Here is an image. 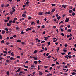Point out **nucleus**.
<instances>
[{
    "label": "nucleus",
    "instance_id": "37998d69",
    "mask_svg": "<svg viewBox=\"0 0 76 76\" xmlns=\"http://www.w3.org/2000/svg\"><path fill=\"white\" fill-rule=\"evenodd\" d=\"M12 22V20H10L9 22V23H11Z\"/></svg>",
    "mask_w": 76,
    "mask_h": 76
},
{
    "label": "nucleus",
    "instance_id": "0e129e2a",
    "mask_svg": "<svg viewBox=\"0 0 76 76\" xmlns=\"http://www.w3.org/2000/svg\"><path fill=\"white\" fill-rule=\"evenodd\" d=\"M71 54V52H69L68 53V55H69V54Z\"/></svg>",
    "mask_w": 76,
    "mask_h": 76
},
{
    "label": "nucleus",
    "instance_id": "603ef678",
    "mask_svg": "<svg viewBox=\"0 0 76 76\" xmlns=\"http://www.w3.org/2000/svg\"><path fill=\"white\" fill-rule=\"evenodd\" d=\"M65 52L62 53H61V54H62V55H64V54H65Z\"/></svg>",
    "mask_w": 76,
    "mask_h": 76
},
{
    "label": "nucleus",
    "instance_id": "79ce46f5",
    "mask_svg": "<svg viewBox=\"0 0 76 76\" xmlns=\"http://www.w3.org/2000/svg\"><path fill=\"white\" fill-rule=\"evenodd\" d=\"M31 67H32V68H33V67H35V66L34 65H31Z\"/></svg>",
    "mask_w": 76,
    "mask_h": 76
},
{
    "label": "nucleus",
    "instance_id": "4468645a",
    "mask_svg": "<svg viewBox=\"0 0 76 76\" xmlns=\"http://www.w3.org/2000/svg\"><path fill=\"white\" fill-rule=\"evenodd\" d=\"M9 73H10V72L7 71V76L9 75Z\"/></svg>",
    "mask_w": 76,
    "mask_h": 76
},
{
    "label": "nucleus",
    "instance_id": "c756f323",
    "mask_svg": "<svg viewBox=\"0 0 76 76\" xmlns=\"http://www.w3.org/2000/svg\"><path fill=\"white\" fill-rule=\"evenodd\" d=\"M13 23H15L16 21H15V20H13L12 22Z\"/></svg>",
    "mask_w": 76,
    "mask_h": 76
},
{
    "label": "nucleus",
    "instance_id": "e2e57ef3",
    "mask_svg": "<svg viewBox=\"0 0 76 76\" xmlns=\"http://www.w3.org/2000/svg\"><path fill=\"white\" fill-rule=\"evenodd\" d=\"M7 19L8 20H10V17H8L7 18Z\"/></svg>",
    "mask_w": 76,
    "mask_h": 76
},
{
    "label": "nucleus",
    "instance_id": "1a4fd4ad",
    "mask_svg": "<svg viewBox=\"0 0 76 76\" xmlns=\"http://www.w3.org/2000/svg\"><path fill=\"white\" fill-rule=\"evenodd\" d=\"M56 10V8H54L51 11L52 13H53Z\"/></svg>",
    "mask_w": 76,
    "mask_h": 76
},
{
    "label": "nucleus",
    "instance_id": "2eb2a0df",
    "mask_svg": "<svg viewBox=\"0 0 76 76\" xmlns=\"http://www.w3.org/2000/svg\"><path fill=\"white\" fill-rule=\"evenodd\" d=\"M72 12V10H71L69 11V13H71Z\"/></svg>",
    "mask_w": 76,
    "mask_h": 76
},
{
    "label": "nucleus",
    "instance_id": "8fccbe9b",
    "mask_svg": "<svg viewBox=\"0 0 76 76\" xmlns=\"http://www.w3.org/2000/svg\"><path fill=\"white\" fill-rule=\"evenodd\" d=\"M37 24H39V20L37 21Z\"/></svg>",
    "mask_w": 76,
    "mask_h": 76
},
{
    "label": "nucleus",
    "instance_id": "2f4dec72",
    "mask_svg": "<svg viewBox=\"0 0 76 76\" xmlns=\"http://www.w3.org/2000/svg\"><path fill=\"white\" fill-rule=\"evenodd\" d=\"M2 39V36L1 35H0V39Z\"/></svg>",
    "mask_w": 76,
    "mask_h": 76
},
{
    "label": "nucleus",
    "instance_id": "338daca9",
    "mask_svg": "<svg viewBox=\"0 0 76 76\" xmlns=\"http://www.w3.org/2000/svg\"><path fill=\"white\" fill-rule=\"evenodd\" d=\"M72 75H76V73L75 72H73L72 74Z\"/></svg>",
    "mask_w": 76,
    "mask_h": 76
},
{
    "label": "nucleus",
    "instance_id": "680f3d73",
    "mask_svg": "<svg viewBox=\"0 0 76 76\" xmlns=\"http://www.w3.org/2000/svg\"><path fill=\"white\" fill-rule=\"evenodd\" d=\"M13 37L14 38H16V35H14L13 36Z\"/></svg>",
    "mask_w": 76,
    "mask_h": 76
},
{
    "label": "nucleus",
    "instance_id": "473e14b6",
    "mask_svg": "<svg viewBox=\"0 0 76 76\" xmlns=\"http://www.w3.org/2000/svg\"><path fill=\"white\" fill-rule=\"evenodd\" d=\"M8 6H9V4H8L7 5L5 6L6 7H8Z\"/></svg>",
    "mask_w": 76,
    "mask_h": 76
},
{
    "label": "nucleus",
    "instance_id": "f8f14e48",
    "mask_svg": "<svg viewBox=\"0 0 76 76\" xmlns=\"http://www.w3.org/2000/svg\"><path fill=\"white\" fill-rule=\"evenodd\" d=\"M44 38H45V41H46V40H47V39H48V37H44Z\"/></svg>",
    "mask_w": 76,
    "mask_h": 76
},
{
    "label": "nucleus",
    "instance_id": "13d9d810",
    "mask_svg": "<svg viewBox=\"0 0 76 76\" xmlns=\"http://www.w3.org/2000/svg\"><path fill=\"white\" fill-rule=\"evenodd\" d=\"M51 66L52 67H53V66H55V64H53L51 65Z\"/></svg>",
    "mask_w": 76,
    "mask_h": 76
},
{
    "label": "nucleus",
    "instance_id": "4d7b16f0",
    "mask_svg": "<svg viewBox=\"0 0 76 76\" xmlns=\"http://www.w3.org/2000/svg\"><path fill=\"white\" fill-rule=\"evenodd\" d=\"M7 58H10V56H7Z\"/></svg>",
    "mask_w": 76,
    "mask_h": 76
},
{
    "label": "nucleus",
    "instance_id": "69168bd1",
    "mask_svg": "<svg viewBox=\"0 0 76 76\" xmlns=\"http://www.w3.org/2000/svg\"><path fill=\"white\" fill-rule=\"evenodd\" d=\"M65 47H67V46H68V45H67V44H65Z\"/></svg>",
    "mask_w": 76,
    "mask_h": 76
},
{
    "label": "nucleus",
    "instance_id": "0eeeda50",
    "mask_svg": "<svg viewBox=\"0 0 76 76\" xmlns=\"http://www.w3.org/2000/svg\"><path fill=\"white\" fill-rule=\"evenodd\" d=\"M66 6H67V5H62V7H64V8H66Z\"/></svg>",
    "mask_w": 76,
    "mask_h": 76
},
{
    "label": "nucleus",
    "instance_id": "423d86ee",
    "mask_svg": "<svg viewBox=\"0 0 76 76\" xmlns=\"http://www.w3.org/2000/svg\"><path fill=\"white\" fill-rule=\"evenodd\" d=\"M10 60H15V58L13 57H11L10 58Z\"/></svg>",
    "mask_w": 76,
    "mask_h": 76
},
{
    "label": "nucleus",
    "instance_id": "393cba45",
    "mask_svg": "<svg viewBox=\"0 0 76 76\" xmlns=\"http://www.w3.org/2000/svg\"><path fill=\"white\" fill-rule=\"evenodd\" d=\"M7 26H10V24L9 23H7Z\"/></svg>",
    "mask_w": 76,
    "mask_h": 76
},
{
    "label": "nucleus",
    "instance_id": "e433bc0d",
    "mask_svg": "<svg viewBox=\"0 0 76 76\" xmlns=\"http://www.w3.org/2000/svg\"><path fill=\"white\" fill-rule=\"evenodd\" d=\"M39 67H40L39 65L38 66V70H39V69H40V68Z\"/></svg>",
    "mask_w": 76,
    "mask_h": 76
},
{
    "label": "nucleus",
    "instance_id": "09e8293b",
    "mask_svg": "<svg viewBox=\"0 0 76 76\" xmlns=\"http://www.w3.org/2000/svg\"><path fill=\"white\" fill-rule=\"evenodd\" d=\"M27 29H28V30H31V28H27Z\"/></svg>",
    "mask_w": 76,
    "mask_h": 76
},
{
    "label": "nucleus",
    "instance_id": "6e6d98bb",
    "mask_svg": "<svg viewBox=\"0 0 76 76\" xmlns=\"http://www.w3.org/2000/svg\"><path fill=\"white\" fill-rule=\"evenodd\" d=\"M56 64H58V65H59V63L57 62V61H56Z\"/></svg>",
    "mask_w": 76,
    "mask_h": 76
},
{
    "label": "nucleus",
    "instance_id": "a19ab883",
    "mask_svg": "<svg viewBox=\"0 0 76 76\" xmlns=\"http://www.w3.org/2000/svg\"><path fill=\"white\" fill-rule=\"evenodd\" d=\"M5 30H6V31H9V29L8 28H5Z\"/></svg>",
    "mask_w": 76,
    "mask_h": 76
},
{
    "label": "nucleus",
    "instance_id": "3c124183",
    "mask_svg": "<svg viewBox=\"0 0 76 76\" xmlns=\"http://www.w3.org/2000/svg\"><path fill=\"white\" fill-rule=\"evenodd\" d=\"M63 51H64V52H66V51H67V50H63Z\"/></svg>",
    "mask_w": 76,
    "mask_h": 76
},
{
    "label": "nucleus",
    "instance_id": "6ab92c4d",
    "mask_svg": "<svg viewBox=\"0 0 76 76\" xmlns=\"http://www.w3.org/2000/svg\"><path fill=\"white\" fill-rule=\"evenodd\" d=\"M51 55H49L48 57H47V58H50L51 57Z\"/></svg>",
    "mask_w": 76,
    "mask_h": 76
},
{
    "label": "nucleus",
    "instance_id": "052dcab7",
    "mask_svg": "<svg viewBox=\"0 0 76 76\" xmlns=\"http://www.w3.org/2000/svg\"><path fill=\"white\" fill-rule=\"evenodd\" d=\"M41 42V43H44L45 42V41H42Z\"/></svg>",
    "mask_w": 76,
    "mask_h": 76
},
{
    "label": "nucleus",
    "instance_id": "5701e85b",
    "mask_svg": "<svg viewBox=\"0 0 76 76\" xmlns=\"http://www.w3.org/2000/svg\"><path fill=\"white\" fill-rule=\"evenodd\" d=\"M57 19H58V20H59V19H60V17L59 16V17H57Z\"/></svg>",
    "mask_w": 76,
    "mask_h": 76
},
{
    "label": "nucleus",
    "instance_id": "49530a36",
    "mask_svg": "<svg viewBox=\"0 0 76 76\" xmlns=\"http://www.w3.org/2000/svg\"><path fill=\"white\" fill-rule=\"evenodd\" d=\"M59 15H58V14H56V17H58V16Z\"/></svg>",
    "mask_w": 76,
    "mask_h": 76
},
{
    "label": "nucleus",
    "instance_id": "de8ad7c7",
    "mask_svg": "<svg viewBox=\"0 0 76 76\" xmlns=\"http://www.w3.org/2000/svg\"><path fill=\"white\" fill-rule=\"evenodd\" d=\"M51 5H52V6H55V4H51Z\"/></svg>",
    "mask_w": 76,
    "mask_h": 76
},
{
    "label": "nucleus",
    "instance_id": "ea45409f",
    "mask_svg": "<svg viewBox=\"0 0 76 76\" xmlns=\"http://www.w3.org/2000/svg\"><path fill=\"white\" fill-rule=\"evenodd\" d=\"M63 68H65V69H67V65H66V66H65V67H64V66Z\"/></svg>",
    "mask_w": 76,
    "mask_h": 76
},
{
    "label": "nucleus",
    "instance_id": "9d476101",
    "mask_svg": "<svg viewBox=\"0 0 76 76\" xmlns=\"http://www.w3.org/2000/svg\"><path fill=\"white\" fill-rule=\"evenodd\" d=\"M23 67H25V68H26V69H28L29 67L27 66H26L25 65H23Z\"/></svg>",
    "mask_w": 76,
    "mask_h": 76
},
{
    "label": "nucleus",
    "instance_id": "f3484780",
    "mask_svg": "<svg viewBox=\"0 0 76 76\" xmlns=\"http://www.w3.org/2000/svg\"><path fill=\"white\" fill-rule=\"evenodd\" d=\"M15 8H16V7L15 6H13L12 7V10H13V9H15Z\"/></svg>",
    "mask_w": 76,
    "mask_h": 76
},
{
    "label": "nucleus",
    "instance_id": "cd10ccee",
    "mask_svg": "<svg viewBox=\"0 0 76 76\" xmlns=\"http://www.w3.org/2000/svg\"><path fill=\"white\" fill-rule=\"evenodd\" d=\"M45 72H46V73H49V72H49L48 71V70H45Z\"/></svg>",
    "mask_w": 76,
    "mask_h": 76
},
{
    "label": "nucleus",
    "instance_id": "bb28decb",
    "mask_svg": "<svg viewBox=\"0 0 76 76\" xmlns=\"http://www.w3.org/2000/svg\"><path fill=\"white\" fill-rule=\"evenodd\" d=\"M4 40H2L1 42V43H4Z\"/></svg>",
    "mask_w": 76,
    "mask_h": 76
},
{
    "label": "nucleus",
    "instance_id": "774afa93",
    "mask_svg": "<svg viewBox=\"0 0 76 76\" xmlns=\"http://www.w3.org/2000/svg\"><path fill=\"white\" fill-rule=\"evenodd\" d=\"M73 50L74 51H76V50L75 49V48H73Z\"/></svg>",
    "mask_w": 76,
    "mask_h": 76
},
{
    "label": "nucleus",
    "instance_id": "dca6fc26",
    "mask_svg": "<svg viewBox=\"0 0 76 76\" xmlns=\"http://www.w3.org/2000/svg\"><path fill=\"white\" fill-rule=\"evenodd\" d=\"M67 32H72V30H71V29H68L67 30Z\"/></svg>",
    "mask_w": 76,
    "mask_h": 76
},
{
    "label": "nucleus",
    "instance_id": "58836bf2",
    "mask_svg": "<svg viewBox=\"0 0 76 76\" xmlns=\"http://www.w3.org/2000/svg\"><path fill=\"white\" fill-rule=\"evenodd\" d=\"M13 13L14 12H12V11L10 12V13L11 15H13Z\"/></svg>",
    "mask_w": 76,
    "mask_h": 76
},
{
    "label": "nucleus",
    "instance_id": "c03bdc74",
    "mask_svg": "<svg viewBox=\"0 0 76 76\" xmlns=\"http://www.w3.org/2000/svg\"><path fill=\"white\" fill-rule=\"evenodd\" d=\"M39 43H38V44H37L36 45L38 47H39V46H40V45H39Z\"/></svg>",
    "mask_w": 76,
    "mask_h": 76
},
{
    "label": "nucleus",
    "instance_id": "9b49d317",
    "mask_svg": "<svg viewBox=\"0 0 76 76\" xmlns=\"http://www.w3.org/2000/svg\"><path fill=\"white\" fill-rule=\"evenodd\" d=\"M6 63H7V64L8 63H9V60H8V59H7L6 60Z\"/></svg>",
    "mask_w": 76,
    "mask_h": 76
},
{
    "label": "nucleus",
    "instance_id": "ddd939ff",
    "mask_svg": "<svg viewBox=\"0 0 76 76\" xmlns=\"http://www.w3.org/2000/svg\"><path fill=\"white\" fill-rule=\"evenodd\" d=\"M22 73H23V72H22V71H20L18 74V75H21L20 74H22Z\"/></svg>",
    "mask_w": 76,
    "mask_h": 76
},
{
    "label": "nucleus",
    "instance_id": "864d4df0",
    "mask_svg": "<svg viewBox=\"0 0 76 76\" xmlns=\"http://www.w3.org/2000/svg\"><path fill=\"white\" fill-rule=\"evenodd\" d=\"M52 69V67H50L49 69L50 70H51Z\"/></svg>",
    "mask_w": 76,
    "mask_h": 76
},
{
    "label": "nucleus",
    "instance_id": "f257e3e1",
    "mask_svg": "<svg viewBox=\"0 0 76 76\" xmlns=\"http://www.w3.org/2000/svg\"><path fill=\"white\" fill-rule=\"evenodd\" d=\"M69 18H66L65 21L66 22H69Z\"/></svg>",
    "mask_w": 76,
    "mask_h": 76
},
{
    "label": "nucleus",
    "instance_id": "4c0bfd02",
    "mask_svg": "<svg viewBox=\"0 0 76 76\" xmlns=\"http://www.w3.org/2000/svg\"><path fill=\"white\" fill-rule=\"evenodd\" d=\"M75 13L74 12H72V16H75Z\"/></svg>",
    "mask_w": 76,
    "mask_h": 76
},
{
    "label": "nucleus",
    "instance_id": "b1692460",
    "mask_svg": "<svg viewBox=\"0 0 76 76\" xmlns=\"http://www.w3.org/2000/svg\"><path fill=\"white\" fill-rule=\"evenodd\" d=\"M22 16L23 17H25L26 16V15L24 14H23L22 15Z\"/></svg>",
    "mask_w": 76,
    "mask_h": 76
},
{
    "label": "nucleus",
    "instance_id": "f704fd0d",
    "mask_svg": "<svg viewBox=\"0 0 76 76\" xmlns=\"http://www.w3.org/2000/svg\"><path fill=\"white\" fill-rule=\"evenodd\" d=\"M47 67H48V66H45L44 67V69H47Z\"/></svg>",
    "mask_w": 76,
    "mask_h": 76
},
{
    "label": "nucleus",
    "instance_id": "f03ea898",
    "mask_svg": "<svg viewBox=\"0 0 76 76\" xmlns=\"http://www.w3.org/2000/svg\"><path fill=\"white\" fill-rule=\"evenodd\" d=\"M43 13H44V12H41L38 13V15H42Z\"/></svg>",
    "mask_w": 76,
    "mask_h": 76
},
{
    "label": "nucleus",
    "instance_id": "4be33fe9",
    "mask_svg": "<svg viewBox=\"0 0 76 76\" xmlns=\"http://www.w3.org/2000/svg\"><path fill=\"white\" fill-rule=\"evenodd\" d=\"M17 42H21V40H17Z\"/></svg>",
    "mask_w": 76,
    "mask_h": 76
},
{
    "label": "nucleus",
    "instance_id": "a18cd8bd",
    "mask_svg": "<svg viewBox=\"0 0 76 76\" xmlns=\"http://www.w3.org/2000/svg\"><path fill=\"white\" fill-rule=\"evenodd\" d=\"M34 53H37V50H35L34 51Z\"/></svg>",
    "mask_w": 76,
    "mask_h": 76
},
{
    "label": "nucleus",
    "instance_id": "a211bd4d",
    "mask_svg": "<svg viewBox=\"0 0 76 76\" xmlns=\"http://www.w3.org/2000/svg\"><path fill=\"white\" fill-rule=\"evenodd\" d=\"M33 58H34V60H37V58L35 57H33Z\"/></svg>",
    "mask_w": 76,
    "mask_h": 76
},
{
    "label": "nucleus",
    "instance_id": "5fc2aeb1",
    "mask_svg": "<svg viewBox=\"0 0 76 76\" xmlns=\"http://www.w3.org/2000/svg\"><path fill=\"white\" fill-rule=\"evenodd\" d=\"M34 63L35 64H37V61H35Z\"/></svg>",
    "mask_w": 76,
    "mask_h": 76
},
{
    "label": "nucleus",
    "instance_id": "20e7f679",
    "mask_svg": "<svg viewBox=\"0 0 76 76\" xmlns=\"http://www.w3.org/2000/svg\"><path fill=\"white\" fill-rule=\"evenodd\" d=\"M39 74L40 75V76H42V74H43V73L41 71H39Z\"/></svg>",
    "mask_w": 76,
    "mask_h": 76
},
{
    "label": "nucleus",
    "instance_id": "c85d7f7f",
    "mask_svg": "<svg viewBox=\"0 0 76 76\" xmlns=\"http://www.w3.org/2000/svg\"><path fill=\"white\" fill-rule=\"evenodd\" d=\"M5 33V31L4 30H2V34H4Z\"/></svg>",
    "mask_w": 76,
    "mask_h": 76
},
{
    "label": "nucleus",
    "instance_id": "c9c22d12",
    "mask_svg": "<svg viewBox=\"0 0 76 76\" xmlns=\"http://www.w3.org/2000/svg\"><path fill=\"white\" fill-rule=\"evenodd\" d=\"M34 23H35V22H31V24L32 25H33V24H34Z\"/></svg>",
    "mask_w": 76,
    "mask_h": 76
},
{
    "label": "nucleus",
    "instance_id": "412c9836",
    "mask_svg": "<svg viewBox=\"0 0 76 76\" xmlns=\"http://www.w3.org/2000/svg\"><path fill=\"white\" fill-rule=\"evenodd\" d=\"M11 55L12 56H14V54H13V52H12L11 53Z\"/></svg>",
    "mask_w": 76,
    "mask_h": 76
},
{
    "label": "nucleus",
    "instance_id": "7c9ffc66",
    "mask_svg": "<svg viewBox=\"0 0 76 76\" xmlns=\"http://www.w3.org/2000/svg\"><path fill=\"white\" fill-rule=\"evenodd\" d=\"M57 52H58V51H59V50H60V48H58V49H57Z\"/></svg>",
    "mask_w": 76,
    "mask_h": 76
},
{
    "label": "nucleus",
    "instance_id": "6e6552de",
    "mask_svg": "<svg viewBox=\"0 0 76 76\" xmlns=\"http://www.w3.org/2000/svg\"><path fill=\"white\" fill-rule=\"evenodd\" d=\"M3 53L4 54H7V53H8L7 52V51H3Z\"/></svg>",
    "mask_w": 76,
    "mask_h": 76
},
{
    "label": "nucleus",
    "instance_id": "a878e982",
    "mask_svg": "<svg viewBox=\"0 0 76 76\" xmlns=\"http://www.w3.org/2000/svg\"><path fill=\"white\" fill-rule=\"evenodd\" d=\"M19 28L17 26L16 27V30H19Z\"/></svg>",
    "mask_w": 76,
    "mask_h": 76
},
{
    "label": "nucleus",
    "instance_id": "72a5a7b5",
    "mask_svg": "<svg viewBox=\"0 0 76 76\" xmlns=\"http://www.w3.org/2000/svg\"><path fill=\"white\" fill-rule=\"evenodd\" d=\"M18 20V19L16 17H15V18H14V20Z\"/></svg>",
    "mask_w": 76,
    "mask_h": 76
},
{
    "label": "nucleus",
    "instance_id": "7ed1b4c3",
    "mask_svg": "<svg viewBox=\"0 0 76 76\" xmlns=\"http://www.w3.org/2000/svg\"><path fill=\"white\" fill-rule=\"evenodd\" d=\"M51 13V12L49 11L48 12H46L45 13V14L46 15V14H47L48 15H50Z\"/></svg>",
    "mask_w": 76,
    "mask_h": 76
},
{
    "label": "nucleus",
    "instance_id": "bf43d9fd",
    "mask_svg": "<svg viewBox=\"0 0 76 76\" xmlns=\"http://www.w3.org/2000/svg\"><path fill=\"white\" fill-rule=\"evenodd\" d=\"M42 27L43 28H45V26L44 25H43L42 26Z\"/></svg>",
    "mask_w": 76,
    "mask_h": 76
},
{
    "label": "nucleus",
    "instance_id": "aec40b11",
    "mask_svg": "<svg viewBox=\"0 0 76 76\" xmlns=\"http://www.w3.org/2000/svg\"><path fill=\"white\" fill-rule=\"evenodd\" d=\"M26 4H27V5L29 4V1H27L26 2Z\"/></svg>",
    "mask_w": 76,
    "mask_h": 76
},
{
    "label": "nucleus",
    "instance_id": "39448f33",
    "mask_svg": "<svg viewBox=\"0 0 76 76\" xmlns=\"http://www.w3.org/2000/svg\"><path fill=\"white\" fill-rule=\"evenodd\" d=\"M20 70H21V69L19 68L16 71V73H18V72H20Z\"/></svg>",
    "mask_w": 76,
    "mask_h": 76
}]
</instances>
